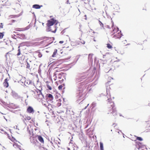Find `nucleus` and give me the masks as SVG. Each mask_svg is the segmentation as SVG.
Returning <instances> with one entry per match:
<instances>
[{
  "mask_svg": "<svg viewBox=\"0 0 150 150\" xmlns=\"http://www.w3.org/2000/svg\"><path fill=\"white\" fill-rule=\"evenodd\" d=\"M35 137H37L38 139V140L42 143L44 144V141L43 139V138L42 137L40 136L39 135H37L35 136Z\"/></svg>",
  "mask_w": 150,
  "mask_h": 150,
  "instance_id": "nucleus-9",
  "label": "nucleus"
},
{
  "mask_svg": "<svg viewBox=\"0 0 150 150\" xmlns=\"http://www.w3.org/2000/svg\"><path fill=\"white\" fill-rule=\"evenodd\" d=\"M63 86V84H62L61 85H59L58 87V88L59 90H62V88Z\"/></svg>",
  "mask_w": 150,
  "mask_h": 150,
  "instance_id": "nucleus-27",
  "label": "nucleus"
},
{
  "mask_svg": "<svg viewBox=\"0 0 150 150\" xmlns=\"http://www.w3.org/2000/svg\"><path fill=\"white\" fill-rule=\"evenodd\" d=\"M138 120H139V119H138L137 120H136V122H137Z\"/></svg>",
  "mask_w": 150,
  "mask_h": 150,
  "instance_id": "nucleus-40",
  "label": "nucleus"
},
{
  "mask_svg": "<svg viewBox=\"0 0 150 150\" xmlns=\"http://www.w3.org/2000/svg\"><path fill=\"white\" fill-rule=\"evenodd\" d=\"M26 68H27L29 69L30 68V66L29 64L27 62V65H26Z\"/></svg>",
  "mask_w": 150,
  "mask_h": 150,
  "instance_id": "nucleus-31",
  "label": "nucleus"
},
{
  "mask_svg": "<svg viewBox=\"0 0 150 150\" xmlns=\"http://www.w3.org/2000/svg\"><path fill=\"white\" fill-rule=\"evenodd\" d=\"M81 42L83 44H85V42L84 41H83V42Z\"/></svg>",
  "mask_w": 150,
  "mask_h": 150,
  "instance_id": "nucleus-37",
  "label": "nucleus"
},
{
  "mask_svg": "<svg viewBox=\"0 0 150 150\" xmlns=\"http://www.w3.org/2000/svg\"><path fill=\"white\" fill-rule=\"evenodd\" d=\"M100 150H104L103 144L102 142H100Z\"/></svg>",
  "mask_w": 150,
  "mask_h": 150,
  "instance_id": "nucleus-24",
  "label": "nucleus"
},
{
  "mask_svg": "<svg viewBox=\"0 0 150 150\" xmlns=\"http://www.w3.org/2000/svg\"><path fill=\"white\" fill-rule=\"evenodd\" d=\"M87 89H86V87L85 86H83L82 88L79 90V93L81 96H82L83 95L86 93Z\"/></svg>",
  "mask_w": 150,
  "mask_h": 150,
  "instance_id": "nucleus-4",
  "label": "nucleus"
},
{
  "mask_svg": "<svg viewBox=\"0 0 150 150\" xmlns=\"http://www.w3.org/2000/svg\"><path fill=\"white\" fill-rule=\"evenodd\" d=\"M46 41L49 44H50L53 42L52 39L51 38H47L46 39Z\"/></svg>",
  "mask_w": 150,
  "mask_h": 150,
  "instance_id": "nucleus-14",
  "label": "nucleus"
},
{
  "mask_svg": "<svg viewBox=\"0 0 150 150\" xmlns=\"http://www.w3.org/2000/svg\"><path fill=\"white\" fill-rule=\"evenodd\" d=\"M35 130H36V129H35Z\"/></svg>",
  "mask_w": 150,
  "mask_h": 150,
  "instance_id": "nucleus-44",
  "label": "nucleus"
},
{
  "mask_svg": "<svg viewBox=\"0 0 150 150\" xmlns=\"http://www.w3.org/2000/svg\"><path fill=\"white\" fill-rule=\"evenodd\" d=\"M63 42L64 41H60L59 42V43L60 44H62Z\"/></svg>",
  "mask_w": 150,
  "mask_h": 150,
  "instance_id": "nucleus-34",
  "label": "nucleus"
},
{
  "mask_svg": "<svg viewBox=\"0 0 150 150\" xmlns=\"http://www.w3.org/2000/svg\"><path fill=\"white\" fill-rule=\"evenodd\" d=\"M112 29L113 30V33H115V31H119V29L117 27L116 28H114L113 27H112Z\"/></svg>",
  "mask_w": 150,
  "mask_h": 150,
  "instance_id": "nucleus-23",
  "label": "nucleus"
},
{
  "mask_svg": "<svg viewBox=\"0 0 150 150\" xmlns=\"http://www.w3.org/2000/svg\"><path fill=\"white\" fill-rule=\"evenodd\" d=\"M54 103L55 104L54 105L55 107H58L60 106L61 105V100L59 99L57 100Z\"/></svg>",
  "mask_w": 150,
  "mask_h": 150,
  "instance_id": "nucleus-8",
  "label": "nucleus"
},
{
  "mask_svg": "<svg viewBox=\"0 0 150 150\" xmlns=\"http://www.w3.org/2000/svg\"><path fill=\"white\" fill-rule=\"evenodd\" d=\"M46 85L47 88L50 90H51L52 89L51 87L52 84L51 82L47 81L46 82Z\"/></svg>",
  "mask_w": 150,
  "mask_h": 150,
  "instance_id": "nucleus-12",
  "label": "nucleus"
},
{
  "mask_svg": "<svg viewBox=\"0 0 150 150\" xmlns=\"http://www.w3.org/2000/svg\"><path fill=\"white\" fill-rule=\"evenodd\" d=\"M52 16H50V18H52Z\"/></svg>",
  "mask_w": 150,
  "mask_h": 150,
  "instance_id": "nucleus-42",
  "label": "nucleus"
},
{
  "mask_svg": "<svg viewBox=\"0 0 150 150\" xmlns=\"http://www.w3.org/2000/svg\"><path fill=\"white\" fill-rule=\"evenodd\" d=\"M11 140L14 143H16V142H17V141L16 140V139L13 138H12L11 139Z\"/></svg>",
  "mask_w": 150,
  "mask_h": 150,
  "instance_id": "nucleus-30",
  "label": "nucleus"
},
{
  "mask_svg": "<svg viewBox=\"0 0 150 150\" xmlns=\"http://www.w3.org/2000/svg\"><path fill=\"white\" fill-rule=\"evenodd\" d=\"M136 137H137L136 139L137 140H138L140 141H142L143 140V139L142 137H138L137 136H136Z\"/></svg>",
  "mask_w": 150,
  "mask_h": 150,
  "instance_id": "nucleus-26",
  "label": "nucleus"
},
{
  "mask_svg": "<svg viewBox=\"0 0 150 150\" xmlns=\"http://www.w3.org/2000/svg\"><path fill=\"white\" fill-rule=\"evenodd\" d=\"M27 112L29 113H33L34 110L32 107L29 106L27 109Z\"/></svg>",
  "mask_w": 150,
  "mask_h": 150,
  "instance_id": "nucleus-11",
  "label": "nucleus"
},
{
  "mask_svg": "<svg viewBox=\"0 0 150 150\" xmlns=\"http://www.w3.org/2000/svg\"><path fill=\"white\" fill-rule=\"evenodd\" d=\"M108 100V102L107 103V107L108 108L107 111L108 113L110 114H114L113 115H116L117 112L116 108L115 107V104L113 102L111 101L109 102L111 100V98H109Z\"/></svg>",
  "mask_w": 150,
  "mask_h": 150,
  "instance_id": "nucleus-1",
  "label": "nucleus"
},
{
  "mask_svg": "<svg viewBox=\"0 0 150 150\" xmlns=\"http://www.w3.org/2000/svg\"><path fill=\"white\" fill-rule=\"evenodd\" d=\"M9 52H8V53H7L5 55V57H6V58H7V55H8V54H9Z\"/></svg>",
  "mask_w": 150,
  "mask_h": 150,
  "instance_id": "nucleus-35",
  "label": "nucleus"
},
{
  "mask_svg": "<svg viewBox=\"0 0 150 150\" xmlns=\"http://www.w3.org/2000/svg\"><path fill=\"white\" fill-rule=\"evenodd\" d=\"M4 36V34L3 33H0V39H2Z\"/></svg>",
  "mask_w": 150,
  "mask_h": 150,
  "instance_id": "nucleus-29",
  "label": "nucleus"
},
{
  "mask_svg": "<svg viewBox=\"0 0 150 150\" xmlns=\"http://www.w3.org/2000/svg\"><path fill=\"white\" fill-rule=\"evenodd\" d=\"M42 6H40L38 4H35L33 6V8L35 9H40Z\"/></svg>",
  "mask_w": 150,
  "mask_h": 150,
  "instance_id": "nucleus-15",
  "label": "nucleus"
},
{
  "mask_svg": "<svg viewBox=\"0 0 150 150\" xmlns=\"http://www.w3.org/2000/svg\"><path fill=\"white\" fill-rule=\"evenodd\" d=\"M64 77L65 74L64 73L61 72L58 74V78L59 81H63L64 79H65Z\"/></svg>",
  "mask_w": 150,
  "mask_h": 150,
  "instance_id": "nucleus-5",
  "label": "nucleus"
},
{
  "mask_svg": "<svg viewBox=\"0 0 150 150\" xmlns=\"http://www.w3.org/2000/svg\"><path fill=\"white\" fill-rule=\"evenodd\" d=\"M135 142L136 147L138 149L144 147V146L142 143L136 141V140H135Z\"/></svg>",
  "mask_w": 150,
  "mask_h": 150,
  "instance_id": "nucleus-6",
  "label": "nucleus"
},
{
  "mask_svg": "<svg viewBox=\"0 0 150 150\" xmlns=\"http://www.w3.org/2000/svg\"><path fill=\"white\" fill-rule=\"evenodd\" d=\"M84 78H83V76H82L81 77H79L76 78V82H79L81 81H82L83 79H84Z\"/></svg>",
  "mask_w": 150,
  "mask_h": 150,
  "instance_id": "nucleus-13",
  "label": "nucleus"
},
{
  "mask_svg": "<svg viewBox=\"0 0 150 150\" xmlns=\"http://www.w3.org/2000/svg\"><path fill=\"white\" fill-rule=\"evenodd\" d=\"M8 80L6 78L4 80V81L3 83L4 86L5 88H7L9 84L8 82Z\"/></svg>",
  "mask_w": 150,
  "mask_h": 150,
  "instance_id": "nucleus-10",
  "label": "nucleus"
},
{
  "mask_svg": "<svg viewBox=\"0 0 150 150\" xmlns=\"http://www.w3.org/2000/svg\"><path fill=\"white\" fill-rule=\"evenodd\" d=\"M55 31H56V30H55V31H53V33H55Z\"/></svg>",
  "mask_w": 150,
  "mask_h": 150,
  "instance_id": "nucleus-41",
  "label": "nucleus"
},
{
  "mask_svg": "<svg viewBox=\"0 0 150 150\" xmlns=\"http://www.w3.org/2000/svg\"><path fill=\"white\" fill-rule=\"evenodd\" d=\"M25 120H29L31 119V117L30 116H25L24 117Z\"/></svg>",
  "mask_w": 150,
  "mask_h": 150,
  "instance_id": "nucleus-20",
  "label": "nucleus"
},
{
  "mask_svg": "<svg viewBox=\"0 0 150 150\" xmlns=\"http://www.w3.org/2000/svg\"><path fill=\"white\" fill-rule=\"evenodd\" d=\"M57 50L56 49H55L54 50V51L53 54L52 55V57H55L56 56L57 53Z\"/></svg>",
  "mask_w": 150,
  "mask_h": 150,
  "instance_id": "nucleus-17",
  "label": "nucleus"
},
{
  "mask_svg": "<svg viewBox=\"0 0 150 150\" xmlns=\"http://www.w3.org/2000/svg\"><path fill=\"white\" fill-rule=\"evenodd\" d=\"M53 77L54 79V80L55 81L57 79V76L56 75V74H54V75L53 76Z\"/></svg>",
  "mask_w": 150,
  "mask_h": 150,
  "instance_id": "nucleus-32",
  "label": "nucleus"
},
{
  "mask_svg": "<svg viewBox=\"0 0 150 150\" xmlns=\"http://www.w3.org/2000/svg\"><path fill=\"white\" fill-rule=\"evenodd\" d=\"M28 29V28H27V29H26H26Z\"/></svg>",
  "mask_w": 150,
  "mask_h": 150,
  "instance_id": "nucleus-45",
  "label": "nucleus"
},
{
  "mask_svg": "<svg viewBox=\"0 0 150 150\" xmlns=\"http://www.w3.org/2000/svg\"><path fill=\"white\" fill-rule=\"evenodd\" d=\"M99 22L101 27L103 28L104 29V28L103 24L100 21H99Z\"/></svg>",
  "mask_w": 150,
  "mask_h": 150,
  "instance_id": "nucleus-28",
  "label": "nucleus"
},
{
  "mask_svg": "<svg viewBox=\"0 0 150 150\" xmlns=\"http://www.w3.org/2000/svg\"><path fill=\"white\" fill-rule=\"evenodd\" d=\"M3 23H1V25H0V28H3Z\"/></svg>",
  "mask_w": 150,
  "mask_h": 150,
  "instance_id": "nucleus-33",
  "label": "nucleus"
},
{
  "mask_svg": "<svg viewBox=\"0 0 150 150\" xmlns=\"http://www.w3.org/2000/svg\"><path fill=\"white\" fill-rule=\"evenodd\" d=\"M108 88H106V89H107ZM108 89H106V90H107V92H108Z\"/></svg>",
  "mask_w": 150,
  "mask_h": 150,
  "instance_id": "nucleus-43",
  "label": "nucleus"
},
{
  "mask_svg": "<svg viewBox=\"0 0 150 150\" xmlns=\"http://www.w3.org/2000/svg\"><path fill=\"white\" fill-rule=\"evenodd\" d=\"M15 21H15V20H12V21H11V22H15Z\"/></svg>",
  "mask_w": 150,
  "mask_h": 150,
  "instance_id": "nucleus-36",
  "label": "nucleus"
},
{
  "mask_svg": "<svg viewBox=\"0 0 150 150\" xmlns=\"http://www.w3.org/2000/svg\"><path fill=\"white\" fill-rule=\"evenodd\" d=\"M19 35L20 38L22 39H25L26 38V36L24 34H20Z\"/></svg>",
  "mask_w": 150,
  "mask_h": 150,
  "instance_id": "nucleus-18",
  "label": "nucleus"
},
{
  "mask_svg": "<svg viewBox=\"0 0 150 150\" xmlns=\"http://www.w3.org/2000/svg\"><path fill=\"white\" fill-rule=\"evenodd\" d=\"M122 34L121 33V31H120L114 35L113 38L115 39H120L122 37Z\"/></svg>",
  "mask_w": 150,
  "mask_h": 150,
  "instance_id": "nucleus-7",
  "label": "nucleus"
},
{
  "mask_svg": "<svg viewBox=\"0 0 150 150\" xmlns=\"http://www.w3.org/2000/svg\"><path fill=\"white\" fill-rule=\"evenodd\" d=\"M36 52L38 53V56L40 58L42 57V54L40 52Z\"/></svg>",
  "mask_w": 150,
  "mask_h": 150,
  "instance_id": "nucleus-25",
  "label": "nucleus"
},
{
  "mask_svg": "<svg viewBox=\"0 0 150 150\" xmlns=\"http://www.w3.org/2000/svg\"><path fill=\"white\" fill-rule=\"evenodd\" d=\"M122 38L123 39L122 41L123 43L126 45H127L128 43L127 42L126 40H125L123 37H122Z\"/></svg>",
  "mask_w": 150,
  "mask_h": 150,
  "instance_id": "nucleus-22",
  "label": "nucleus"
},
{
  "mask_svg": "<svg viewBox=\"0 0 150 150\" xmlns=\"http://www.w3.org/2000/svg\"><path fill=\"white\" fill-rule=\"evenodd\" d=\"M20 46H19L18 47V53H17V56H18L21 54V49H20Z\"/></svg>",
  "mask_w": 150,
  "mask_h": 150,
  "instance_id": "nucleus-21",
  "label": "nucleus"
},
{
  "mask_svg": "<svg viewBox=\"0 0 150 150\" xmlns=\"http://www.w3.org/2000/svg\"><path fill=\"white\" fill-rule=\"evenodd\" d=\"M108 83H106V86H107V87H108Z\"/></svg>",
  "mask_w": 150,
  "mask_h": 150,
  "instance_id": "nucleus-38",
  "label": "nucleus"
},
{
  "mask_svg": "<svg viewBox=\"0 0 150 150\" xmlns=\"http://www.w3.org/2000/svg\"><path fill=\"white\" fill-rule=\"evenodd\" d=\"M32 91L34 93L33 96L35 98L41 100L44 98V96L41 90L37 89L35 92L33 91Z\"/></svg>",
  "mask_w": 150,
  "mask_h": 150,
  "instance_id": "nucleus-2",
  "label": "nucleus"
},
{
  "mask_svg": "<svg viewBox=\"0 0 150 150\" xmlns=\"http://www.w3.org/2000/svg\"><path fill=\"white\" fill-rule=\"evenodd\" d=\"M89 105V104H88L87 105V106H86L85 107V109H86V108H87V107L88 106V105Z\"/></svg>",
  "mask_w": 150,
  "mask_h": 150,
  "instance_id": "nucleus-39",
  "label": "nucleus"
},
{
  "mask_svg": "<svg viewBox=\"0 0 150 150\" xmlns=\"http://www.w3.org/2000/svg\"><path fill=\"white\" fill-rule=\"evenodd\" d=\"M107 47L109 49L112 50V45L110 43H108L106 44Z\"/></svg>",
  "mask_w": 150,
  "mask_h": 150,
  "instance_id": "nucleus-19",
  "label": "nucleus"
},
{
  "mask_svg": "<svg viewBox=\"0 0 150 150\" xmlns=\"http://www.w3.org/2000/svg\"><path fill=\"white\" fill-rule=\"evenodd\" d=\"M57 21L54 18H51L50 20L47 21V26L49 27L53 25L55 23H57Z\"/></svg>",
  "mask_w": 150,
  "mask_h": 150,
  "instance_id": "nucleus-3",
  "label": "nucleus"
},
{
  "mask_svg": "<svg viewBox=\"0 0 150 150\" xmlns=\"http://www.w3.org/2000/svg\"><path fill=\"white\" fill-rule=\"evenodd\" d=\"M47 96L49 99L51 100H52L53 99V97L52 95L50 94H47Z\"/></svg>",
  "mask_w": 150,
  "mask_h": 150,
  "instance_id": "nucleus-16",
  "label": "nucleus"
}]
</instances>
